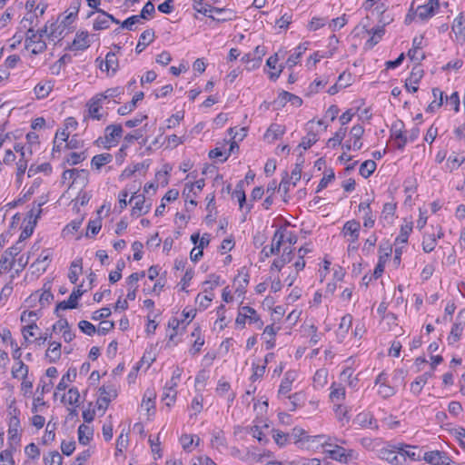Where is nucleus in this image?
Returning a JSON list of instances; mask_svg holds the SVG:
<instances>
[{
  "instance_id": "nucleus-26",
  "label": "nucleus",
  "mask_w": 465,
  "mask_h": 465,
  "mask_svg": "<svg viewBox=\"0 0 465 465\" xmlns=\"http://www.w3.org/2000/svg\"><path fill=\"white\" fill-rule=\"evenodd\" d=\"M78 441L80 444L87 445L93 438L94 430L91 427L81 424L78 427Z\"/></svg>"
},
{
  "instance_id": "nucleus-17",
  "label": "nucleus",
  "mask_w": 465,
  "mask_h": 465,
  "mask_svg": "<svg viewBox=\"0 0 465 465\" xmlns=\"http://www.w3.org/2000/svg\"><path fill=\"white\" fill-rule=\"evenodd\" d=\"M351 325H352V316L351 314L344 315L341 320V322L339 324V328L337 331V337L341 342L344 340V338L348 334L350 329L351 328Z\"/></svg>"
},
{
  "instance_id": "nucleus-19",
  "label": "nucleus",
  "mask_w": 465,
  "mask_h": 465,
  "mask_svg": "<svg viewBox=\"0 0 465 465\" xmlns=\"http://www.w3.org/2000/svg\"><path fill=\"white\" fill-rule=\"evenodd\" d=\"M297 373L294 371H288L284 374V378L282 379L280 388H279V393L280 394H286L291 391L292 385L294 380L296 379Z\"/></svg>"
},
{
  "instance_id": "nucleus-14",
  "label": "nucleus",
  "mask_w": 465,
  "mask_h": 465,
  "mask_svg": "<svg viewBox=\"0 0 465 465\" xmlns=\"http://www.w3.org/2000/svg\"><path fill=\"white\" fill-rule=\"evenodd\" d=\"M89 35L85 32H81L76 34L73 43L70 45V50L72 51H83L87 49L90 46L89 44Z\"/></svg>"
},
{
  "instance_id": "nucleus-63",
  "label": "nucleus",
  "mask_w": 465,
  "mask_h": 465,
  "mask_svg": "<svg viewBox=\"0 0 465 465\" xmlns=\"http://www.w3.org/2000/svg\"><path fill=\"white\" fill-rule=\"evenodd\" d=\"M127 445H128V436L124 435L122 432L116 440L115 454L117 455L118 453H122L127 448Z\"/></svg>"
},
{
  "instance_id": "nucleus-23",
  "label": "nucleus",
  "mask_w": 465,
  "mask_h": 465,
  "mask_svg": "<svg viewBox=\"0 0 465 465\" xmlns=\"http://www.w3.org/2000/svg\"><path fill=\"white\" fill-rule=\"evenodd\" d=\"M143 92H139V93H136L132 101L129 102L128 104H125L124 105L121 106L118 108L117 110V113L120 114V115H126L128 114L129 113H131L132 111H134L136 107V104L143 100Z\"/></svg>"
},
{
  "instance_id": "nucleus-10",
  "label": "nucleus",
  "mask_w": 465,
  "mask_h": 465,
  "mask_svg": "<svg viewBox=\"0 0 465 465\" xmlns=\"http://www.w3.org/2000/svg\"><path fill=\"white\" fill-rule=\"evenodd\" d=\"M380 458L389 461L390 463L399 464L401 463L399 455V450L395 448V444L388 445L380 450Z\"/></svg>"
},
{
  "instance_id": "nucleus-62",
  "label": "nucleus",
  "mask_w": 465,
  "mask_h": 465,
  "mask_svg": "<svg viewBox=\"0 0 465 465\" xmlns=\"http://www.w3.org/2000/svg\"><path fill=\"white\" fill-rule=\"evenodd\" d=\"M395 213V205L393 203H387L383 205L381 218L390 222L392 219Z\"/></svg>"
},
{
  "instance_id": "nucleus-36",
  "label": "nucleus",
  "mask_w": 465,
  "mask_h": 465,
  "mask_svg": "<svg viewBox=\"0 0 465 465\" xmlns=\"http://www.w3.org/2000/svg\"><path fill=\"white\" fill-rule=\"evenodd\" d=\"M28 374V367L21 361L16 362V366L12 369V375L15 379L25 380Z\"/></svg>"
},
{
  "instance_id": "nucleus-41",
  "label": "nucleus",
  "mask_w": 465,
  "mask_h": 465,
  "mask_svg": "<svg viewBox=\"0 0 465 465\" xmlns=\"http://www.w3.org/2000/svg\"><path fill=\"white\" fill-rule=\"evenodd\" d=\"M377 164L372 160L363 162L360 166V173L362 177H370L376 170Z\"/></svg>"
},
{
  "instance_id": "nucleus-40",
  "label": "nucleus",
  "mask_w": 465,
  "mask_h": 465,
  "mask_svg": "<svg viewBox=\"0 0 465 465\" xmlns=\"http://www.w3.org/2000/svg\"><path fill=\"white\" fill-rule=\"evenodd\" d=\"M176 391L173 387H169L168 385H165L163 388V392L162 396V400L165 402V405L168 407H171L175 400H176Z\"/></svg>"
},
{
  "instance_id": "nucleus-64",
  "label": "nucleus",
  "mask_w": 465,
  "mask_h": 465,
  "mask_svg": "<svg viewBox=\"0 0 465 465\" xmlns=\"http://www.w3.org/2000/svg\"><path fill=\"white\" fill-rule=\"evenodd\" d=\"M78 327L84 333L89 336H92L96 331L94 325L89 322L88 321L79 322Z\"/></svg>"
},
{
  "instance_id": "nucleus-47",
  "label": "nucleus",
  "mask_w": 465,
  "mask_h": 465,
  "mask_svg": "<svg viewBox=\"0 0 465 465\" xmlns=\"http://www.w3.org/2000/svg\"><path fill=\"white\" fill-rule=\"evenodd\" d=\"M123 94H124V88L121 86H116V87H113V88H108L104 93L97 94V95L103 101H104L109 98L118 97Z\"/></svg>"
},
{
  "instance_id": "nucleus-18",
  "label": "nucleus",
  "mask_w": 465,
  "mask_h": 465,
  "mask_svg": "<svg viewBox=\"0 0 465 465\" xmlns=\"http://www.w3.org/2000/svg\"><path fill=\"white\" fill-rule=\"evenodd\" d=\"M154 36V31L153 29L144 30L141 34L139 42L135 47L136 53H142L144 48L153 41Z\"/></svg>"
},
{
  "instance_id": "nucleus-58",
  "label": "nucleus",
  "mask_w": 465,
  "mask_h": 465,
  "mask_svg": "<svg viewBox=\"0 0 465 465\" xmlns=\"http://www.w3.org/2000/svg\"><path fill=\"white\" fill-rule=\"evenodd\" d=\"M80 399V393L77 388L69 389L67 395L64 397L66 402L70 405H76Z\"/></svg>"
},
{
  "instance_id": "nucleus-5",
  "label": "nucleus",
  "mask_w": 465,
  "mask_h": 465,
  "mask_svg": "<svg viewBox=\"0 0 465 465\" xmlns=\"http://www.w3.org/2000/svg\"><path fill=\"white\" fill-rule=\"evenodd\" d=\"M104 101L96 94L87 102L88 107V117L94 120H101L104 117V114L101 113Z\"/></svg>"
},
{
  "instance_id": "nucleus-55",
  "label": "nucleus",
  "mask_w": 465,
  "mask_h": 465,
  "mask_svg": "<svg viewBox=\"0 0 465 465\" xmlns=\"http://www.w3.org/2000/svg\"><path fill=\"white\" fill-rule=\"evenodd\" d=\"M143 134L141 130L134 131V134H128L124 136V144L121 147V151H124L125 148H127L130 144H132L134 141L142 138Z\"/></svg>"
},
{
  "instance_id": "nucleus-7",
  "label": "nucleus",
  "mask_w": 465,
  "mask_h": 465,
  "mask_svg": "<svg viewBox=\"0 0 465 465\" xmlns=\"http://www.w3.org/2000/svg\"><path fill=\"white\" fill-rule=\"evenodd\" d=\"M292 437L295 440V442L296 443H301V442H303V441H317L319 443H321L322 445L325 444V442L322 441V440L324 438L323 435H317V436H309L307 435V432L302 429V428H299V427H295L292 429Z\"/></svg>"
},
{
  "instance_id": "nucleus-46",
  "label": "nucleus",
  "mask_w": 465,
  "mask_h": 465,
  "mask_svg": "<svg viewBox=\"0 0 465 465\" xmlns=\"http://www.w3.org/2000/svg\"><path fill=\"white\" fill-rule=\"evenodd\" d=\"M100 396L102 397V401L110 402L113 399L116 398L117 392L114 387H105L103 386L99 389Z\"/></svg>"
},
{
  "instance_id": "nucleus-45",
  "label": "nucleus",
  "mask_w": 465,
  "mask_h": 465,
  "mask_svg": "<svg viewBox=\"0 0 465 465\" xmlns=\"http://www.w3.org/2000/svg\"><path fill=\"white\" fill-rule=\"evenodd\" d=\"M346 135V128L341 127L333 135V137L330 138L327 141V145L329 147H336L340 145Z\"/></svg>"
},
{
  "instance_id": "nucleus-42",
  "label": "nucleus",
  "mask_w": 465,
  "mask_h": 465,
  "mask_svg": "<svg viewBox=\"0 0 465 465\" xmlns=\"http://www.w3.org/2000/svg\"><path fill=\"white\" fill-rule=\"evenodd\" d=\"M306 50H307V47L304 45H298L295 48L294 53L288 57V59L286 61L287 65L289 67H293L294 65H296L299 58L302 56V54Z\"/></svg>"
},
{
  "instance_id": "nucleus-34",
  "label": "nucleus",
  "mask_w": 465,
  "mask_h": 465,
  "mask_svg": "<svg viewBox=\"0 0 465 465\" xmlns=\"http://www.w3.org/2000/svg\"><path fill=\"white\" fill-rule=\"evenodd\" d=\"M45 465H62L63 457L57 450L49 451L43 458Z\"/></svg>"
},
{
  "instance_id": "nucleus-4",
  "label": "nucleus",
  "mask_w": 465,
  "mask_h": 465,
  "mask_svg": "<svg viewBox=\"0 0 465 465\" xmlns=\"http://www.w3.org/2000/svg\"><path fill=\"white\" fill-rule=\"evenodd\" d=\"M129 203H134L132 215L136 217L147 213L151 209V203H146L143 194H134Z\"/></svg>"
},
{
  "instance_id": "nucleus-11",
  "label": "nucleus",
  "mask_w": 465,
  "mask_h": 465,
  "mask_svg": "<svg viewBox=\"0 0 465 465\" xmlns=\"http://www.w3.org/2000/svg\"><path fill=\"white\" fill-rule=\"evenodd\" d=\"M443 236V232L440 227L438 229L437 234L434 232L432 233H426L423 236L422 241V249L425 252H432L437 244V239H440Z\"/></svg>"
},
{
  "instance_id": "nucleus-31",
  "label": "nucleus",
  "mask_w": 465,
  "mask_h": 465,
  "mask_svg": "<svg viewBox=\"0 0 465 465\" xmlns=\"http://www.w3.org/2000/svg\"><path fill=\"white\" fill-rule=\"evenodd\" d=\"M432 94L434 96V100L430 102L427 108V112L430 113H433L435 110L439 109L443 103V92L439 88H433Z\"/></svg>"
},
{
  "instance_id": "nucleus-52",
  "label": "nucleus",
  "mask_w": 465,
  "mask_h": 465,
  "mask_svg": "<svg viewBox=\"0 0 465 465\" xmlns=\"http://www.w3.org/2000/svg\"><path fill=\"white\" fill-rule=\"evenodd\" d=\"M42 39L38 35V33H36L34 29L29 28L26 33L25 37V48L30 49L32 45L37 43V41H41Z\"/></svg>"
},
{
  "instance_id": "nucleus-44",
  "label": "nucleus",
  "mask_w": 465,
  "mask_h": 465,
  "mask_svg": "<svg viewBox=\"0 0 465 465\" xmlns=\"http://www.w3.org/2000/svg\"><path fill=\"white\" fill-rule=\"evenodd\" d=\"M245 308L249 309L251 312H247V320H248V323L249 324H254V326L257 328V329H262V326H263V322L261 320L259 314L257 313V312L250 307V306H245Z\"/></svg>"
},
{
  "instance_id": "nucleus-24",
  "label": "nucleus",
  "mask_w": 465,
  "mask_h": 465,
  "mask_svg": "<svg viewBox=\"0 0 465 465\" xmlns=\"http://www.w3.org/2000/svg\"><path fill=\"white\" fill-rule=\"evenodd\" d=\"M83 260L81 258L75 259L72 262L69 269L68 278L72 283H76L79 275L83 271Z\"/></svg>"
},
{
  "instance_id": "nucleus-35",
  "label": "nucleus",
  "mask_w": 465,
  "mask_h": 465,
  "mask_svg": "<svg viewBox=\"0 0 465 465\" xmlns=\"http://www.w3.org/2000/svg\"><path fill=\"white\" fill-rule=\"evenodd\" d=\"M331 389L330 399L331 401L341 402L345 397V389L341 385L335 383L331 385Z\"/></svg>"
},
{
  "instance_id": "nucleus-61",
  "label": "nucleus",
  "mask_w": 465,
  "mask_h": 465,
  "mask_svg": "<svg viewBox=\"0 0 465 465\" xmlns=\"http://www.w3.org/2000/svg\"><path fill=\"white\" fill-rule=\"evenodd\" d=\"M290 465H322L319 459L299 458L290 461Z\"/></svg>"
},
{
  "instance_id": "nucleus-54",
  "label": "nucleus",
  "mask_w": 465,
  "mask_h": 465,
  "mask_svg": "<svg viewBox=\"0 0 465 465\" xmlns=\"http://www.w3.org/2000/svg\"><path fill=\"white\" fill-rule=\"evenodd\" d=\"M452 28L456 35H459L465 39V17H457L454 20Z\"/></svg>"
},
{
  "instance_id": "nucleus-33",
  "label": "nucleus",
  "mask_w": 465,
  "mask_h": 465,
  "mask_svg": "<svg viewBox=\"0 0 465 465\" xmlns=\"http://www.w3.org/2000/svg\"><path fill=\"white\" fill-rule=\"evenodd\" d=\"M154 399L155 393L153 391L147 390L143 395L141 408L149 413L152 409H154Z\"/></svg>"
},
{
  "instance_id": "nucleus-20",
  "label": "nucleus",
  "mask_w": 465,
  "mask_h": 465,
  "mask_svg": "<svg viewBox=\"0 0 465 465\" xmlns=\"http://www.w3.org/2000/svg\"><path fill=\"white\" fill-rule=\"evenodd\" d=\"M51 261V252L48 250L43 251L36 261L32 264V267H36L37 272H45L49 262Z\"/></svg>"
},
{
  "instance_id": "nucleus-12",
  "label": "nucleus",
  "mask_w": 465,
  "mask_h": 465,
  "mask_svg": "<svg viewBox=\"0 0 465 465\" xmlns=\"http://www.w3.org/2000/svg\"><path fill=\"white\" fill-rule=\"evenodd\" d=\"M329 457L340 462H347L353 456L351 450H346L341 446H335L333 450H327Z\"/></svg>"
},
{
  "instance_id": "nucleus-56",
  "label": "nucleus",
  "mask_w": 465,
  "mask_h": 465,
  "mask_svg": "<svg viewBox=\"0 0 465 465\" xmlns=\"http://www.w3.org/2000/svg\"><path fill=\"white\" fill-rule=\"evenodd\" d=\"M318 141L317 134L313 132H309L305 137L302 138L299 147H302L304 150L310 148Z\"/></svg>"
},
{
  "instance_id": "nucleus-30",
  "label": "nucleus",
  "mask_w": 465,
  "mask_h": 465,
  "mask_svg": "<svg viewBox=\"0 0 465 465\" xmlns=\"http://www.w3.org/2000/svg\"><path fill=\"white\" fill-rule=\"evenodd\" d=\"M391 137L396 141V147L399 150H403L406 143H408V138L406 134H403L402 130L397 129V125H393L391 129Z\"/></svg>"
},
{
  "instance_id": "nucleus-57",
  "label": "nucleus",
  "mask_w": 465,
  "mask_h": 465,
  "mask_svg": "<svg viewBox=\"0 0 465 465\" xmlns=\"http://www.w3.org/2000/svg\"><path fill=\"white\" fill-rule=\"evenodd\" d=\"M396 393V390L394 387L387 384H381L378 388V394L382 397L383 399L390 398L393 396Z\"/></svg>"
},
{
  "instance_id": "nucleus-43",
  "label": "nucleus",
  "mask_w": 465,
  "mask_h": 465,
  "mask_svg": "<svg viewBox=\"0 0 465 465\" xmlns=\"http://www.w3.org/2000/svg\"><path fill=\"white\" fill-rule=\"evenodd\" d=\"M78 300L76 295L71 293L67 301H63L56 305V311L75 309L78 306Z\"/></svg>"
},
{
  "instance_id": "nucleus-2",
  "label": "nucleus",
  "mask_w": 465,
  "mask_h": 465,
  "mask_svg": "<svg viewBox=\"0 0 465 465\" xmlns=\"http://www.w3.org/2000/svg\"><path fill=\"white\" fill-rule=\"evenodd\" d=\"M123 134V128L120 124H110L104 130V147L115 146Z\"/></svg>"
},
{
  "instance_id": "nucleus-28",
  "label": "nucleus",
  "mask_w": 465,
  "mask_h": 465,
  "mask_svg": "<svg viewBox=\"0 0 465 465\" xmlns=\"http://www.w3.org/2000/svg\"><path fill=\"white\" fill-rule=\"evenodd\" d=\"M112 161L113 155L108 153L97 154L92 158L91 166L96 170H100L104 165L111 163Z\"/></svg>"
},
{
  "instance_id": "nucleus-9",
  "label": "nucleus",
  "mask_w": 465,
  "mask_h": 465,
  "mask_svg": "<svg viewBox=\"0 0 465 465\" xmlns=\"http://www.w3.org/2000/svg\"><path fill=\"white\" fill-rule=\"evenodd\" d=\"M395 448L399 450L400 459L402 461L409 458L411 460H415L420 457V453H417L418 448L415 446L404 445L401 443L395 444Z\"/></svg>"
},
{
  "instance_id": "nucleus-3",
  "label": "nucleus",
  "mask_w": 465,
  "mask_h": 465,
  "mask_svg": "<svg viewBox=\"0 0 465 465\" xmlns=\"http://www.w3.org/2000/svg\"><path fill=\"white\" fill-rule=\"evenodd\" d=\"M96 13H98V15L95 17L93 24V28L95 31L109 28L110 23L120 24L118 19L102 9H97Z\"/></svg>"
},
{
  "instance_id": "nucleus-37",
  "label": "nucleus",
  "mask_w": 465,
  "mask_h": 465,
  "mask_svg": "<svg viewBox=\"0 0 465 465\" xmlns=\"http://www.w3.org/2000/svg\"><path fill=\"white\" fill-rule=\"evenodd\" d=\"M369 33L372 34V35L367 41L366 45H369V48H371L380 42V40L381 39L385 33V30L383 26H379L376 28H372Z\"/></svg>"
},
{
  "instance_id": "nucleus-32",
  "label": "nucleus",
  "mask_w": 465,
  "mask_h": 465,
  "mask_svg": "<svg viewBox=\"0 0 465 465\" xmlns=\"http://www.w3.org/2000/svg\"><path fill=\"white\" fill-rule=\"evenodd\" d=\"M292 260V250L284 249L283 253L280 259L274 260L272 264V269H277L278 271L282 270V268L289 263Z\"/></svg>"
},
{
  "instance_id": "nucleus-27",
  "label": "nucleus",
  "mask_w": 465,
  "mask_h": 465,
  "mask_svg": "<svg viewBox=\"0 0 465 465\" xmlns=\"http://www.w3.org/2000/svg\"><path fill=\"white\" fill-rule=\"evenodd\" d=\"M54 87L51 81L41 82L35 87V94L38 99H44L48 96Z\"/></svg>"
},
{
  "instance_id": "nucleus-13",
  "label": "nucleus",
  "mask_w": 465,
  "mask_h": 465,
  "mask_svg": "<svg viewBox=\"0 0 465 465\" xmlns=\"http://www.w3.org/2000/svg\"><path fill=\"white\" fill-rule=\"evenodd\" d=\"M286 131L284 125L278 124H272L264 134V139L269 143H273L274 141L281 138Z\"/></svg>"
},
{
  "instance_id": "nucleus-51",
  "label": "nucleus",
  "mask_w": 465,
  "mask_h": 465,
  "mask_svg": "<svg viewBox=\"0 0 465 465\" xmlns=\"http://www.w3.org/2000/svg\"><path fill=\"white\" fill-rule=\"evenodd\" d=\"M434 14L426 5H419L415 10V15L422 21L431 17Z\"/></svg>"
},
{
  "instance_id": "nucleus-50",
  "label": "nucleus",
  "mask_w": 465,
  "mask_h": 465,
  "mask_svg": "<svg viewBox=\"0 0 465 465\" xmlns=\"http://www.w3.org/2000/svg\"><path fill=\"white\" fill-rule=\"evenodd\" d=\"M272 438L279 447H284L288 442L289 434L279 430H273Z\"/></svg>"
},
{
  "instance_id": "nucleus-60",
  "label": "nucleus",
  "mask_w": 465,
  "mask_h": 465,
  "mask_svg": "<svg viewBox=\"0 0 465 465\" xmlns=\"http://www.w3.org/2000/svg\"><path fill=\"white\" fill-rule=\"evenodd\" d=\"M0 465H15L11 450H4L0 452Z\"/></svg>"
},
{
  "instance_id": "nucleus-22",
  "label": "nucleus",
  "mask_w": 465,
  "mask_h": 465,
  "mask_svg": "<svg viewBox=\"0 0 465 465\" xmlns=\"http://www.w3.org/2000/svg\"><path fill=\"white\" fill-rule=\"evenodd\" d=\"M61 357V343L52 341L49 343V347L45 352V358L50 363L56 362Z\"/></svg>"
},
{
  "instance_id": "nucleus-53",
  "label": "nucleus",
  "mask_w": 465,
  "mask_h": 465,
  "mask_svg": "<svg viewBox=\"0 0 465 465\" xmlns=\"http://www.w3.org/2000/svg\"><path fill=\"white\" fill-rule=\"evenodd\" d=\"M51 171H52V167H51L50 163H42L37 166L31 165L28 169V176L29 177L34 176L35 174H36L39 172H44L48 174L51 173Z\"/></svg>"
},
{
  "instance_id": "nucleus-48",
  "label": "nucleus",
  "mask_w": 465,
  "mask_h": 465,
  "mask_svg": "<svg viewBox=\"0 0 465 465\" xmlns=\"http://www.w3.org/2000/svg\"><path fill=\"white\" fill-rule=\"evenodd\" d=\"M463 329H464V327L461 326V324H458L456 322L453 324L451 331L450 332V335L448 336V339H447L449 344H454L455 342H457L460 340Z\"/></svg>"
},
{
  "instance_id": "nucleus-1",
  "label": "nucleus",
  "mask_w": 465,
  "mask_h": 465,
  "mask_svg": "<svg viewBox=\"0 0 465 465\" xmlns=\"http://www.w3.org/2000/svg\"><path fill=\"white\" fill-rule=\"evenodd\" d=\"M361 224L358 221L352 219L347 221L342 227V233L347 241L350 242V247L352 249H357V246L352 245L355 243L360 236Z\"/></svg>"
},
{
  "instance_id": "nucleus-39",
  "label": "nucleus",
  "mask_w": 465,
  "mask_h": 465,
  "mask_svg": "<svg viewBox=\"0 0 465 465\" xmlns=\"http://www.w3.org/2000/svg\"><path fill=\"white\" fill-rule=\"evenodd\" d=\"M328 371L326 369L318 370L313 376L315 388H323L327 384Z\"/></svg>"
},
{
  "instance_id": "nucleus-21",
  "label": "nucleus",
  "mask_w": 465,
  "mask_h": 465,
  "mask_svg": "<svg viewBox=\"0 0 465 465\" xmlns=\"http://www.w3.org/2000/svg\"><path fill=\"white\" fill-rule=\"evenodd\" d=\"M100 68L103 71L105 70L109 72L112 70L113 73H115L118 69V59L116 54L114 52L107 53L104 63L101 61Z\"/></svg>"
},
{
  "instance_id": "nucleus-59",
  "label": "nucleus",
  "mask_w": 465,
  "mask_h": 465,
  "mask_svg": "<svg viewBox=\"0 0 465 465\" xmlns=\"http://www.w3.org/2000/svg\"><path fill=\"white\" fill-rule=\"evenodd\" d=\"M213 293L205 294L203 296L198 294L196 297V302L199 305V309L202 311L205 310L209 306L210 302L213 301Z\"/></svg>"
},
{
  "instance_id": "nucleus-29",
  "label": "nucleus",
  "mask_w": 465,
  "mask_h": 465,
  "mask_svg": "<svg viewBox=\"0 0 465 465\" xmlns=\"http://www.w3.org/2000/svg\"><path fill=\"white\" fill-rule=\"evenodd\" d=\"M364 134V128L361 124H355L351 129V135L354 139L352 143V148L354 150H360L362 147V143L361 142V138Z\"/></svg>"
},
{
  "instance_id": "nucleus-6",
  "label": "nucleus",
  "mask_w": 465,
  "mask_h": 465,
  "mask_svg": "<svg viewBox=\"0 0 465 465\" xmlns=\"http://www.w3.org/2000/svg\"><path fill=\"white\" fill-rule=\"evenodd\" d=\"M285 233L282 230H277L273 235L272 242L271 247L268 249L267 247H264L262 251V252L266 256L269 257L270 255L276 254L280 252L281 245L282 242L284 241Z\"/></svg>"
},
{
  "instance_id": "nucleus-16",
  "label": "nucleus",
  "mask_w": 465,
  "mask_h": 465,
  "mask_svg": "<svg viewBox=\"0 0 465 465\" xmlns=\"http://www.w3.org/2000/svg\"><path fill=\"white\" fill-rule=\"evenodd\" d=\"M353 422L361 428H378L373 416L367 412L359 413Z\"/></svg>"
},
{
  "instance_id": "nucleus-49",
  "label": "nucleus",
  "mask_w": 465,
  "mask_h": 465,
  "mask_svg": "<svg viewBox=\"0 0 465 465\" xmlns=\"http://www.w3.org/2000/svg\"><path fill=\"white\" fill-rule=\"evenodd\" d=\"M196 195L197 193L196 191H194V185H188V183H186L183 191V196L184 198V201L186 203H190L193 206H195L196 202L194 201V198L196 197Z\"/></svg>"
},
{
  "instance_id": "nucleus-8",
  "label": "nucleus",
  "mask_w": 465,
  "mask_h": 465,
  "mask_svg": "<svg viewBox=\"0 0 465 465\" xmlns=\"http://www.w3.org/2000/svg\"><path fill=\"white\" fill-rule=\"evenodd\" d=\"M10 418L8 422V438L9 440H15L17 438L18 431L20 429V420L18 418L19 411L14 409L9 412Z\"/></svg>"
},
{
  "instance_id": "nucleus-38",
  "label": "nucleus",
  "mask_w": 465,
  "mask_h": 465,
  "mask_svg": "<svg viewBox=\"0 0 465 465\" xmlns=\"http://www.w3.org/2000/svg\"><path fill=\"white\" fill-rule=\"evenodd\" d=\"M423 76V70L420 69L419 66H415L412 68V71L411 73L410 77L405 82V88L407 90H410L409 85L410 84H418L420 79Z\"/></svg>"
},
{
  "instance_id": "nucleus-25",
  "label": "nucleus",
  "mask_w": 465,
  "mask_h": 465,
  "mask_svg": "<svg viewBox=\"0 0 465 465\" xmlns=\"http://www.w3.org/2000/svg\"><path fill=\"white\" fill-rule=\"evenodd\" d=\"M448 458L439 450L429 451L424 454V460L432 465H442Z\"/></svg>"
},
{
  "instance_id": "nucleus-15",
  "label": "nucleus",
  "mask_w": 465,
  "mask_h": 465,
  "mask_svg": "<svg viewBox=\"0 0 465 465\" xmlns=\"http://www.w3.org/2000/svg\"><path fill=\"white\" fill-rule=\"evenodd\" d=\"M232 197L236 198L239 202L240 209L246 208V212H250L252 208V204L246 203V195L243 190V181H240L232 193Z\"/></svg>"
}]
</instances>
